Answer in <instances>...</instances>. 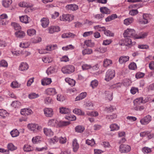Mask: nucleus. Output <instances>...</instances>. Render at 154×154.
Segmentation results:
<instances>
[{
  "label": "nucleus",
  "instance_id": "obj_1",
  "mask_svg": "<svg viewBox=\"0 0 154 154\" xmlns=\"http://www.w3.org/2000/svg\"><path fill=\"white\" fill-rule=\"evenodd\" d=\"M27 128L30 131L35 133L41 131L42 128L41 126L33 123L28 124Z\"/></svg>",
  "mask_w": 154,
  "mask_h": 154
},
{
  "label": "nucleus",
  "instance_id": "obj_2",
  "mask_svg": "<svg viewBox=\"0 0 154 154\" xmlns=\"http://www.w3.org/2000/svg\"><path fill=\"white\" fill-rule=\"evenodd\" d=\"M135 31L133 29H127L125 31L123 35L125 38H133L134 39V36L135 35Z\"/></svg>",
  "mask_w": 154,
  "mask_h": 154
},
{
  "label": "nucleus",
  "instance_id": "obj_3",
  "mask_svg": "<svg viewBox=\"0 0 154 154\" xmlns=\"http://www.w3.org/2000/svg\"><path fill=\"white\" fill-rule=\"evenodd\" d=\"M115 75L114 70L110 69H108L106 73L105 80L106 81H109L114 77Z\"/></svg>",
  "mask_w": 154,
  "mask_h": 154
},
{
  "label": "nucleus",
  "instance_id": "obj_4",
  "mask_svg": "<svg viewBox=\"0 0 154 154\" xmlns=\"http://www.w3.org/2000/svg\"><path fill=\"white\" fill-rule=\"evenodd\" d=\"M75 70L74 67L71 65H68L63 67L61 69L62 72L64 74H69Z\"/></svg>",
  "mask_w": 154,
  "mask_h": 154
},
{
  "label": "nucleus",
  "instance_id": "obj_5",
  "mask_svg": "<svg viewBox=\"0 0 154 154\" xmlns=\"http://www.w3.org/2000/svg\"><path fill=\"white\" fill-rule=\"evenodd\" d=\"M60 18L61 21L70 22L74 19V16L71 14H63L60 16Z\"/></svg>",
  "mask_w": 154,
  "mask_h": 154
},
{
  "label": "nucleus",
  "instance_id": "obj_6",
  "mask_svg": "<svg viewBox=\"0 0 154 154\" xmlns=\"http://www.w3.org/2000/svg\"><path fill=\"white\" fill-rule=\"evenodd\" d=\"M131 147L128 145L122 144L119 147V151L122 153H126L129 152L131 150Z\"/></svg>",
  "mask_w": 154,
  "mask_h": 154
},
{
  "label": "nucleus",
  "instance_id": "obj_7",
  "mask_svg": "<svg viewBox=\"0 0 154 154\" xmlns=\"http://www.w3.org/2000/svg\"><path fill=\"white\" fill-rule=\"evenodd\" d=\"M47 30L49 33L53 34L56 32H58L60 30V27L58 26H51L49 27Z\"/></svg>",
  "mask_w": 154,
  "mask_h": 154
},
{
  "label": "nucleus",
  "instance_id": "obj_8",
  "mask_svg": "<svg viewBox=\"0 0 154 154\" xmlns=\"http://www.w3.org/2000/svg\"><path fill=\"white\" fill-rule=\"evenodd\" d=\"M152 119L151 116L147 115L141 119L140 120V122L142 125H146L151 121Z\"/></svg>",
  "mask_w": 154,
  "mask_h": 154
},
{
  "label": "nucleus",
  "instance_id": "obj_9",
  "mask_svg": "<svg viewBox=\"0 0 154 154\" xmlns=\"http://www.w3.org/2000/svg\"><path fill=\"white\" fill-rule=\"evenodd\" d=\"M101 13V14H95L94 17L98 20H101L104 16V14H109L110 13V10H100Z\"/></svg>",
  "mask_w": 154,
  "mask_h": 154
},
{
  "label": "nucleus",
  "instance_id": "obj_10",
  "mask_svg": "<svg viewBox=\"0 0 154 154\" xmlns=\"http://www.w3.org/2000/svg\"><path fill=\"white\" fill-rule=\"evenodd\" d=\"M44 114L47 117H51L54 114L53 109L51 108H45L43 109Z\"/></svg>",
  "mask_w": 154,
  "mask_h": 154
},
{
  "label": "nucleus",
  "instance_id": "obj_11",
  "mask_svg": "<svg viewBox=\"0 0 154 154\" xmlns=\"http://www.w3.org/2000/svg\"><path fill=\"white\" fill-rule=\"evenodd\" d=\"M148 35V32H142L136 34L134 36V39H143L146 38Z\"/></svg>",
  "mask_w": 154,
  "mask_h": 154
},
{
  "label": "nucleus",
  "instance_id": "obj_12",
  "mask_svg": "<svg viewBox=\"0 0 154 154\" xmlns=\"http://www.w3.org/2000/svg\"><path fill=\"white\" fill-rule=\"evenodd\" d=\"M32 110L28 108H25L21 109L20 113L22 115L27 116L30 115L32 113Z\"/></svg>",
  "mask_w": 154,
  "mask_h": 154
},
{
  "label": "nucleus",
  "instance_id": "obj_13",
  "mask_svg": "<svg viewBox=\"0 0 154 154\" xmlns=\"http://www.w3.org/2000/svg\"><path fill=\"white\" fill-rule=\"evenodd\" d=\"M29 66L26 62L21 63L19 66V69L22 71H25L27 70L29 68Z\"/></svg>",
  "mask_w": 154,
  "mask_h": 154
},
{
  "label": "nucleus",
  "instance_id": "obj_14",
  "mask_svg": "<svg viewBox=\"0 0 154 154\" xmlns=\"http://www.w3.org/2000/svg\"><path fill=\"white\" fill-rule=\"evenodd\" d=\"M45 93L49 95H54L57 94V92L54 88H48L46 89L45 91Z\"/></svg>",
  "mask_w": 154,
  "mask_h": 154
},
{
  "label": "nucleus",
  "instance_id": "obj_15",
  "mask_svg": "<svg viewBox=\"0 0 154 154\" xmlns=\"http://www.w3.org/2000/svg\"><path fill=\"white\" fill-rule=\"evenodd\" d=\"M147 101V100H143V97L138 98L135 99L133 101L134 106L140 105L141 103H145Z\"/></svg>",
  "mask_w": 154,
  "mask_h": 154
},
{
  "label": "nucleus",
  "instance_id": "obj_16",
  "mask_svg": "<svg viewBox=\"0 0 154 154\" xmlns=\"http://www.w3.org/2000/svg\"><path fill=\"white\" fill-rule=\"evenodd\" d=\"M18 6L21 7L26 8H31L33 6V4L27 3L24 2H20L18 4Z\"/></svg>",
  "mask_w": 154,
  "mask_h": 154
},
{
  "label": "nucleus",
  "instance_id": "obj_17",
  "mask_svg": "<svg viewBox=\"0 0 154 154\" xmlns=\"http://www.w3.org/2000/svg\"><path fill=\"white\" fill-rule=\"evenodd\" d=\"M41 25L43 28L47 27L49 24V21L48 18H43L41 20Z\"/></svg>",
  "mask_w": 154,
  "mask_h": 154
},
{
  "label": "nucleus",
  "instance_id": "obj_18",
  "mask_svg": "<svg viewBox=\"0 0 154 154\" xmlns=\"http://www.w3.org/2000/svg\"><path fill=\"white\" fill-rule=\"evenodd\" d=\"M72 146L73 151L75 152H76L79 148V145L77 139H75L73 140Z\"/></svg>",
  "mask_w": 154,
  "mask_h": 154
},
{
  "label": "nucleus",
  "instance_id": "obj_19",
  "mask_svg": "<svg viewBox=\"0 0 154 154\" xmlns=\"http://www.w3.org/2000/svg\"><path fill=\"white\" fill-rule=\"evenodd\" d=\"M58 121L55 119H51L49 120L48 123V125L50 127H57Z\"/></svg>",
  "mask_w": 154,
  "mask_h": 154
},
{
  "label": "nucleus",
  "instance_id": "obj_20",
  "mask_svg": "<svg viewBox=\"0 0 154 154\" xmlns=\"http://www.w3.org/2000/svg\"><path fill=\"white\" fill-rule=\"evenodd\" d=\"M149 15L147 14H144L143 15V18L140 21L141 24H145L148 23Z\"/></svg>",
  "mask_w": 154,
  "mask_h": 154
},
{
  "label": "nucleus",
  "instance_id": "obj_21",
  "mask_svg": "<svg viewBox=\"0 0 154 154\" xmlns=\"http://www.w3.org/2000/svg\"><path fill=\"white\" fill-rule=\"evenodd\" d=\"M129 59V57L128 56H122L119 58V61L121 64H124L128 61Z\"/></svg>",
  "mask_w": 154,
  "mask_h": 154
},
{
  "label": "nucleus",
  "instance_id": "obj_22",
  "mask_svg": "<svg viewBox=\"0 0 154 154\" xmlns=\"http://www.w3.org/2000/svg\"><path fill=\"white\" fill-rule=\"evenodd\" d=\"M43 132L44 134L47 136L51 137L54 134V132L51 129L47 128H44Z\"/></svg>",
  "mask_w": 154,
  "mask_h": 154
},
{
  "label": "nucleus",
  "instance_id": "obj_23",
  "mask_svg": "<svg viewBox=\"0 0 154 154\" xmlns=\"http://www.w3.org/2000/svg\"><path fill=\"white\" fill-rule=\"evenodd\" d=\"M52 82L51 79L50 78H45L42 80V84L43 86L50 84Z\"/></svg>",
  "mask_w": 154,
  "mask_h": 154
},
{
  "label": "nucleus",
  "instance_id": "obj_24",
  "mask_svg": "<svg viewBox=\"0 0 154 154\" xmlns=\"http://www.w3.org/2000/svg\"><path fill=\"white\" fill-rule=\"evenodd\" d=\"M112 64V61L111 60L106 59L103 61V66L105 67H107L110 66Z\"/></svg>",
  "mask_w": 154,
  "mask_h": 154
},
{
  "label": "nucleus",
  "instance_id": "obj_25",
  "mask_svg": "<svg viewBox=\"0 0 154 154\" xmlns=\"http://www.w3.org/2000/svg\"><path fill=\"white\" fill-rule=\"evenodd\" d=\"M87 94L86 92L81 93L79 96H77L75 99V101H79L85 98L87 96Z\"/></svg>",
  "mask_w": 154,
  "mask_h": 154
},
{
  "label": "nucleus",
  "instance_id": "obj_26",
  "mask_svg": "<svg viewBox=\"0 0 154 154\" xmlns=\"http://www.w3.org/2000/svg\"><path fill=\"white\" fill-rule=\"evenodd\" d=\"M59 111L60 113L62 114H69L71 111L68 108L64 107L60 108Z\"/></svg>",
  "mask_w": 154,
  "mask_h": 154
},
{
  "label": "nucleus",
  "instance_id": "obj_27",
  "mask_svg": "<svg viewBox=\"0 0 154 154\" xmlns=\"http://www.w3.org/2000/svg\"><path fill=\"white\" fill-rule=\"evenodd\" d=\"M70 124V122L65 121H58L57 127H60L68 125Z\"/></svg>",
  "mask_w": 154,
  "mask_h": 154
},
{
  "label": "nucleus",
  "instance_id": "obj_28",
  "mask_svg": "<svg viewBox=\"0 0 154 154\" xmlns=\"http://www.w3.org/2000/svg\"><path fill=\"white\" fill-rule=\"evenodd\" d=\"M65 82L68 83V84L71 86L75 85V80L69 78H66L65 79Z\"/></svg>",
  "mask_w": 154,
  "mask_h": 154
},
{
  "label": "nucleus",
  "instance_id": "obj_29",
  "mask_svg": "<svg viewBox=\"0 0 154 154\" xmlns=\"http://www.w3.org/2000/svg\"><path fill=\"white\" fill-rule=\"evenodd\" d=\"M12 2V0H3L2 5L4 7L7 8L10 6Z\"/></svg>",
  "mask_w": 154,
  "mask_h": 154
},
{
  "label": "nucleus",
  "instance_id": "obj_30",
  "mask_svg": "<svg viewBox=\"0 0 154 154\" xmlns=\"http://www.w3.org/2000/svg\"><path fill=\"white\" fill-rule=\"evenodd\" d=\"M94 28L96 30L99 32L105 31L106 30L105 27L102 26L101 25H97L94 26Z\"/></svg>",
  "mask_w": 154,
  "mask_h": 154
},
{
  "label": "nucleus",
  "instance_id": "obj_31",
  "mask_svg": "<svg viewBox=\"0 0 154 154\" xmlns=\"http://www.w3.org/2000/svg\"><path fill=\"white\" fill-rule=\"evenodd\" d=\"M111 131H117L119 129L120 127L117 124L115 123L112 124L110 126Z\"/></svg>",
  "mask_w": 154,
  "mask_h": 154
},
{
  "label": "nucleus",
  "instance_id": "obj_32",
  "mask_svg": "<svg viewBox=\"0 0 154 154\" xmlns=\"http://www.w3.org/2000/svg\"><path fill=\"white\" fill-rule=\"evenodd\" d=\"M66 8V9L68 10H77L79 8L78 6L75 4L67 5Z\"/></svg>",
  "mask_w": 154,
  "mask_h": 154
},
{
  "label": "nucleus",
  "instance_id": "obj_33",
  "mask_svg": "<svg viewBox=\"0 0 154 154\" xmlns=\"http://www.w3.org/2000/svg\"><path fill=\"white\" fill-rule=\"evenodd\" d=\"M8 149V150L11 151H14L17 149V147L15 146L12 143H8L7 146Z\"/></svg>",
  "mask_w": 154,
  "mask_h": 154
},
{
  "label": "nucleus",
  "instance_id": "obj_34",
  "mask_svg": "<svg viewBox=\"0 0 154 154\" xmlns=\"http://www.w3.org/2000/svg\"><path fill=\"white\" fill-rule=\"evenodd\" d=\"M145 109V107L144 105H137L134 106L133 109L136 111H142Z\"/></svg>",
  "mask_w": 154,
  "mask_h": 154
},
{
  "label": "nucleus",
  "instance_id": "obj_35",
  "mask_svg": "<svg viewBox=\"0 0 154 154\" xmlns=\"http://www.w3.org/2000/svg\"><path fill=\"white\" fill-rule=\"evenodd\" d=\"M93 53V51L90 48H86L84 49L82 51V54L83 55H89L92 54Z\"/></svg>",
  "mask_w": 154,
  "mask_h": 154
},
{
  "label": "nucleus",
  "instance_id": "obj_36",
  "mask_svg": "<svg viewBox=\"0 0 154 154\" xmlns=\"http://www.w3.org/2000/svg\"><path fill=\"white\" fill-rule=\"evenodd\" d=\"M75 36V35L71 33H64L62 35V37L63 38H68L71 37L74 38Z\"/></svg>",
  "mask_w": 154,
  "mask_h": 154
},
{
  "label": "nucleus",
  "instance_id": "obj_37",
  "mask_svg": "<svg viewBox=\"0 0 154 154\" xmlns=\"http://www.w3.org/2000/svg\"><path fill=\"white\" fill-rule=\"evenodd\" d=\"M25 32L21 31H19L15 32L16 36L19 38H23L25 35Z\"/></svg>",
  "mask_w": 154,
  "mask_h": 154
},
{
  "label": "nucleus",
  "instance_id": "obj_38",
  "mask_svg": "<svg viewBox=\"0 0 154 154\" xmlns=\"http://www.w3.org/2000/svg\"><path fill=\"white\" fill-rule=\"evenodd\" d=\"M8 116V113L6 110L3 109H0V116L5 118Z\"/></svg>",
  "mask_w": 154,
  "mask_h": 154
},
{
  "label": "nucleus",
  "instance_id": "obj_39",
  "mask_svg": "<svg viewBox=\"0 0 154 154\" xmlns=\"http://www.w3.org/2000/svg\"><path fill=\"white\" fill-rule=\"evenodd\" d=\"M20 21L25 23H29L28 17L27 16H23L20 17Z\"/></svg>",
  "mask_w": 154,
  "mask_h": 154
},
{
  "label": "nucleus",
  "instance_id": "obj_40",
  "mask_svg": "<svg viewBox=\"0 0 154 154\" xmlns=\"http://www.w3.org/2000/svg\"><path fill=\"white\" fill-rule=\"evenodd\" d=\"M117 15L116 14H113L106 18L105 20L106 22H109L117 17Z\"/></svg>",
  "mask_w": 154,
  "mask_h": 154
},
{
  "label": "nucleus",
  "instance_id": "obj_41",
  "mask_svg": "<svg viewBox=\"0 0 154 154\" xmlns=\"http://www.w3.org/2000/svg\"><path fill=\"white\" fill-rule=\"evenodd\" d=\"M27 34L29 36H33L36 34V31L33 29H30L27 30Z\"/></svg>",
  "mask_w": 154,
  "mask_h": 154
},
{
  "label": "nucleus",
  "instance_id": "obj_42",
  "mask_svg": "<svg viewBox=\"0 0 154 154\" xmlns=\"http://www.w3.org/2000/svg\"><path fill=\"white\" fill-rule=\"evenodd\" d=\"M95 51H97L102 53L105 52L107 51V48L106 47H100L99 48H97L94 50Z\"/></svg>",
  "mask_w": 154,
  "mask_h": 154
},
{
  "label": "nucleus",
  "instance_id": "obj_43",
  "mask_svg": "<svg viewBox=\"0 0 154 154\" xmlns=\"http://www.w3.org/2000/svg\"><path fill=\"white\" fill-rule=\"evenodd\" d=\"M73 112L74 113L78 115H84L85 114L83 112H82L81 110L78 108H75L73 110Z\"/></svg>",
  "mask_w": 154,
  "mask_h": 154
},
{
  "label": "nucleus",
  "instance_id": "obj_44",
  "mask_svg": "<svg viewBox=\"0 0 154 154\" xmlns=\"http://www.w3.org/2000/svg\"><path fill=\"white\" fill-rule=\"evenodd\" d=\"M74 47L72 45H69L63 47L62 49L63 51H67L69 50H72L74 48Z\"/></svg>",
  "mask_w": 154,
  "mask_h": 154
},
{
  "label": "nucleus",
  "instance_id": "obj_45",
  "mask_svg": "<svg viewBox=\"0 0 154 154\" xmlns=\"http://www.w3.org/2000/svg\"><path fill=\"white\" fill-rule=\"evenodd\" d=\"M85 128L83 126L78 125L75 127V131L78 133H82L84 130Z\"/></svg>",
  "mask_w": 154,
  "mask_h": 154
},
{
  "label": "nucleus",
  "instance_id": "obj_46",
  "mask_svg": "<svg viewBox=\"0 0 154 154\" xmlns=\"http://www.w3.org/2000/svg\"><path fill=\"white\" fill-rule=\"evenodd\" d=\"M43 61L45 63H49L51 62L52 60V59L51 57H44L42 58Z\"/></svg>",
  "mask_w": 154,
  "mask_h": 154
},
{
  "label": "nucleus",
  "instance_id": "obj_47",
  "mask_svg": "<svg viewBox=\"0 0 154 154\" xmlns=\"http://www.w3.org/2000/svg\"><path fill=\"white\" fill-rule=\"evenodd\" d=\"M133 19L132 18L126 19L124 20V23L126 25H128L132 23Z\"/></svg>",
  "mask_w": 154,
  "mask_h": 154
},
{
  "label": "nucleus",
  "instance_id": "obj_48",
  "mask_svg": "<svg viewBox=\"0 0 154 154\" xmlns=\"http://www.w3.org/2000/svg\"><path fill=\"white\" fill-rule=\"evenodd\" d=\"M11 105L14 108H18L21 105V103L18 101H14L13 102Z\"/></svg>",
  "mask_w": 154,
  "mask_h": 154
},
{
  "label": "nucleus",
  "instance_id": "obj_49",
  "mask_svg": "<svg viewBox=\"0 0 154 154\" xmlns=\"http://www.w3.org/2000/svg\"><path fill=\"white\" fill-rule=\"evenodd\" d=\"M88 145L91 146H93L95 144V142L94 139H92L91 140L87 139L86 140L85 142Z\"/></svg>",
  "mask_w": 154,
  "mask_h": 154
},
{
  "label": "nucleus",
  "instance_id": "obj_50",
  "mask_svg": "<svg viewBox=\"0 0 154 154\" xmlns=\"http://www.w3.org/2000/svg\"><path fill=\"white\" fill-rule=\"evenodd\" d=\"M20 85L17 81H13L11 84V86L12 88H18L20 87Z\"/></svg>",
  "mask_w": 154,
  "mask_h": 154
},
{
  "label": "nucleus",
  "instance_id": "obj_51",
  "mask_svg": "<svg viewBox=\"0 0 154 154\" xmlns=\"http://www.w3.org/2000/svg\"><path fill=\"white\" fill-rule=\"evenodd\" d=\"M23 150L25 151L28 152L32 150V147L30 145L26 144L24 145Z\"/></svg>",
  "mask_w": 154,
  "mask_h": 154
},
{
  "label": "nucleus",
  "instance_id": "obj_52",
  "mask_svg": "<svg viewBox=\"0 0 154 154\" xmlns=\"http://www.w3.org/2000/svg\"><path fill=\"white\" fill-rule=\"evenodd\" d=\"M132 41L129 38H126L124 41V44L126 46H129L132 44Z\"/></svg>",
  "mask_w": 154,
  "mask_h": 154
},
{
  "label": "nucleus",
  "instance_id": "obj_53",
  "mask_svg": "<svg viewBox=\"0 0 154 154\" xmlns=\"http://www.w3.org/2000/svg\"><path fill=\"white\" fill-rule=\"evenodd\" d=\"M87 114L88 116L93 117H96L98 115V112L96 111L91 112L88 111L87 112Z\"/></svg>",
  "mask_w": 154,
  "mask_h": 154
},
{
  "label": "nucleus",
  "instance_id": "obj_54",
  "mask_svg": "<svg viewBox=\"0 0 154 154\" xmlns=\"http://www.w3.org/2000/svg\"><path fill=\"white\" fill-rule=\"evenodd\" d=\"M10 133L13 137H15L18 136L19 133L17 129H15L11 131Z\"/></svg>",
  "mask_w": 154,
  "mask_h": 154
},
{
  "label": "nucleus",
  "instance_id": "obj_55",
  "mask_svg": "<svg viewBox=\"0 0 154 154\" xmlns=\"http://www.w3.org/2000/svg\"><path fill=\"white\" fill-rule=\"evenodd\" d=\"M98 82L96 80H92L91 83V86L94 89L98 85Z\"/></svg>",
  "mask_w": 154,
  "mask_h": 154
},
{
  "label": "nucleus",
  "instance_id": "obj_56",
  "mask_svg": "<svg viewBox=\"0 0 154 154\" xmlns=\"http://www.w3.org/2000/svg\"><path fill=\"white\" fill-rule=\"evenodd\" d=\"M142 151L144 154H147L150 152L152 150L151 148L147 147H144L142 148Z\"/></svg>",
  "mask_w": 154,
  "mask_h": 154
},
{
  "label": "nucleus",
  "instance_id": "obj_57",
  "mask_svg": "<svg viewBox=\"0 0 154 154\" xmlns=\"http://www.w3.org/2000/svg\"><path fill=\"white\" fill-rule=\"evenodd\" d=\"M39 95L38 94H36L35 93H32L29 95L28 97L30 99H33L38 97Z\"/></svg>",
  "mask_w": 154,
  "mask_h": 154
},
{
  "label": "nucleus",
  "instance_id": "obj_58",
  "mask_svg": "<svg viewBox=\"0 0 154 154\" xmlns=\"http://www.w3.org/2000/svg\"><path fill=\"white\" fill-rule=\"evenodd\" d=\"M11 26L14 28L16 30L21 29V27L20 25L16 23H11Z\"/></svg>",
  "mask_w": 154,
  "mask_h": 154
},
{
  "label": "nucleus",
  "instance_id": "obj_59",
  "mask_svg": "<svg viewBox=\"0 0 154 154\" xmlns=\"http://www.w3.org/2000/svg\"><path fill=\"white\" fill-rule=\"evenodd\" d=\"M59 140V139L56 136L51 138L50 140V142L51 143L55 144L57 143Z\"/></svg>",
  "mask_w": 154,
  "mask_h": 154
},
{
  "label": "nucleus",
  "instance_id": "obj_60",
  "mask_svg": "<svg viewBox=\"0 0 154 154\" xmlns=\"http://www.w3.org/2000/svg\"><path fill=\"white\" fill-rule=\"evenodd\" d=\"M55 69L53 66H50L48 68L46 71V73L48 75L53 73L54 72Z\"/></svg>",
  "mask_w": 154,
  "mask_h": 154
},
{
  "label": "nucleus",
  "instance_id": "obj_61",
  "mask_svg": "<svg viewBox=\"0 0 154 154\" xmlns=\"http://www.w3.org/2000/svg\"><path fill=\"white\" fill-rule=\"evenodd\" d=\"M41 137L40 136H37L33 137L32 139V141L34 143H37L40 141Z\"/></svg>",
  "mask_w": 154,
  "mask_h": 154
},
{
  "label": "nucleus",
  "instance_id": "obj_62",
  "mask_svg": "<svg viewBox=\"0 0 154 154\" xmlns=\"http://www.w3.org/2000/svg\"><path fill=\"white\" fill-rule=\"evenodd\" d=\"M29 45L30 44L29 42H26L20 43V46L23 48H26L28 47Z\"/></svg>",
  "mask_w": 154,
  "mask_h": 154
},
{
  "label": "nucleus",
  "instance_id": "obj_63",
  "mask_svg": "<svg viewBox=\"0 0 154 154\" xmlns=\"http://www.w3.org/2000/svg\"><path fill=\"white\" fill-rule=\"evenodd\" d=\"M104 32V34L107 36L113 37L114 36V33L109 30H105Z\"/></svg>",
  "mask_w": 154,
  "mask_h": 154
},
{
  "label": "nucleus",
  "instance_id": "obj_64",
  "mask_svg": "<svg viewBox=\"0 0 154 154\" xmlns=\"http://www.w3.org/2000/svg\"><path fill=\"white\" fill-rule=\"evenodd\" d=\"M0 66L7 67L8 66V64L7 61L4 60H2L0 61Z\"/></svg>",
  "mask_w": 154,
  "mask_h": 154
}]
</instances>
